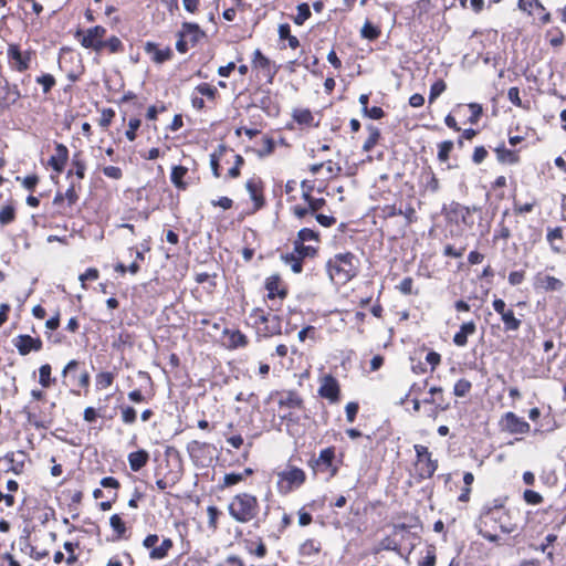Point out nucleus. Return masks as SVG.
I'll list each match as a JSON object with an SVG mask.
<instances>
[{
	"instance_id": "obj_1",
	"label": "nucleus",
	"mask_w": 566,
	"mask_h": 566,
	"mask_svg": "<svg viewBox=\"0 0 566 566\" xmlns=\"http://www.w3.org/2000/svg\"><path fill=\"white\" fill-rule=\"evenodd\" d=\"M520 510L507 506L504 499L485 503L475 521V528L489 543L501 545V535H510L518 530Z\"/></svg>"
},
{
	"instance_id": "obj_2",
	"label": "nucleus",
	"mask_w": 566,
	"mask_h": 566,
	"mask_svg": "<svg viewBox=\"0 0 566 566\" xmlns=\"http://www.w3.org/2000/svg\"><path fill=\"white\" fill-rule=\"evenodd\" d=\"M293 250L282 255V261L289 265L293 273L303 271L304 261L314 259L319 250V232L311 228H302L293 240Z\"/></svg>"
},
{
	"instance_id": "obj_3",
	"label": "nucleus",
	"mask_w": 566,
	"mask_h": 566,
	"mask_svg": "<svg viewBox=\"0 0 566 566\" xmlns=\"http://www.w3.org/2000/svg\"><path fill=\"white\" fill-rule=\"evenodd\" d=\"M107 33L103 25H94L88 29H77L74 33L75 40L86 50H92L97 54H118L124 52V43L116 35L105 39Z\"/></svg>"
},
{
	"instance_id": "obj_4",
	"label": "nucleus",
	"mask_w": 566,
	"mask_h": 566,
	"mask_svg": "<svg viewBox=\"0 0 566 566\" xmlns=\"http://www.w3.org/2000/svg\"><path fill=\"white\" fill-rule=\"evenodd\" d=\"M244 165L245 159L226 144L218 145L210 154V168L213 177L226 181L238 179Z\"/></svg>"
},
{
	"instance_id": "obj_5",
	"label": "nucleus",
	"mask_w": 566,
	"mask_h": 566,
	"mask_svg": "<svg viewBox=\"0 0 566 566\" xmlns=\"http://www.w3.org/2000/svg\"><path fill=\"white\" fill-rule=\"evenodd\" d=\"M230 517L240 524L254 522L259 526V515L261 512V502L255 494L248 491L234 494L227 506Z\"/></svg>"
},
{
	"instance_id": "obj_6",
	"label": "nucleus",
	"mask_w": 566,
	"mask_h": 566,
	"mask_svg": "<svg viewBox=\"0 0 566 566\" xmlns=\"http://www.w3.org/2000/svg\"><path fill=\"white\" fill-rule=\"evenodd\" d=\"M359 264V259L353 252H340L327 260L326 272L334 284L343 286L357 276Z\"/></svg>"
},
{
	"instance_id": "obj_7",
	"label": "nucleus",
	"mask_w": 566,
	"mask_h": 566,
	"mask_svg": "<svg viewBox=\"0 0 566 566\" xmlns=\"http://www.w3.org/2000/svg\"><path fill=\"white\" fill-rule=\"evenodd\" d=\"M62 385L70 389L73 396H87L91 387V375L78 359H71L61 373Z\"/></svg>"
},
{
	"instance_id": "obj_8",
	"label": "nucleus",
	"mask_w": 566,
	"mask_h": 566,
	"mask_svg": "<svg viewBox=\"0 0 566 566\" xmlns=\"http://www.w3.org/2000/svg\"><path fill=\"white\" fill-rule=\"evenodd\" d=\"M307 465L314 476H322L325 481H331L338 474L343 465V453L337 454L335 446L326 447L319 451L317 457L313 455Z\"/></svg>"
},
{
	"instance_id": "obj_9",
	"label": "nucleus",
	"mask_w": 566,
	"mask_h": 566,
	"mask_svg": "<svg viewBox=\"0 0 566 566\" xmlns=\"http://www.w3.org/2000/svg\"><path fill=\"white\" fill-rule=\"evenodd\" d=\"M415 459L408 470L409 476L417 483L431 479L439 468V461L424 444H415Z\"/></svg>"
},
{
	"instance_id": "obj_10",
	"label": "nucleus",
	"mask_w": 566,
	"mask_h": 566,
	"mask_svg": "<svg viewBox=\"0 0 566 566\" xmlns=\"http://www.w3.org/2000/svg\"><path fill=\"white\" fill-rule=\"evenodd\" d=\"M269 399L277 403L279 417L287 423L297 422V412L305 409L304 399L296 390H274Z\"/></svg>"
},
{
	"instance_id": "obj_11",
	"label": "nucleus",
	"mask_w": 566,
	"mask_h": 566,
	"mask_svg": "<svg viewBox=\"0 0 566 566\" xmlns=\"http://www.w3.org/2000/svg\"><path fill=\"white\" fill-rule=\"evenodd\" d=\"M82 185L71 181L65 191L57 190L52 200V217L72 218L80 199Z\"/></svg>"
},
{
	"instance_id": "obj_12",
	"label": "nucleus",
	"mask_w": 566,
	"mask_h": 566,
	"mask_svg": "<svg viewBox=\"0 0 566 566\" xmlns=\"http://www.w3.org/2000/svg\"><path fill=\"white\" fill-rule=\"evenodd\" d=\"M301 190L304 203H294L290 208L292 214L300 220L308 214L318 212L326 205V200L323 197L316 198L313 196L315 180H303L301 182Z\"/></svg>"
},
{
	"instance_id": "obj_13",
	"label": "nucleus",
	"mask_w": 566,
	"mask_h": 566,
	"mask_svg": "<svg viewBox=\"0 0 566 566\" xmlns=\"http://www.w3.org/2000/svg\"><path fill=\"white\" fill-rule=\"evenodd\" d=\"M276 490L281 495H289L302 488L307 480L306 472L293 464L290 459L282 471L276 472Z\"/></svg>"
},
{
	"instance_id": "obj_14",
	"label": "nucleus",
	"mask_w": 566,
	"mask_h": 566,
	"mask_svg": "<svg viewBox=\"0 0 566 566\" xmlns=\"http://www.w3.org/2000/svg\"><path fill=\"white\" fill-rule=\"evenodd\" d=\"M476 211V207H468L458 201H451L449 205H443L441 208V214L444 218L447 226L457 228L462 226L465 229L473 228V214Z\"/></svg>"
},
{
	"instance_id": "obj_15",
	"label": "nucleus",
	"mask_w": 566,
	"mask_h": 566,
	"mask_svg": "<svg viewBox=\"0 0 566 566\" xmlns=\"http://www.w3.org/2000/svg\"><path fill=\"white\" fill-rule=\"evenodd\" d=\"M251 317L254 318L253 327L258 338H271L282 334V319L279 315L255 307L251 312Z\"/></svg>"
},
{
	"instance_id": "obj_16",
	"label": "nucleus",
	"mask_w": 566,
	"mask_h": 566,
	"mask_svg": "<svg viewBox=\"0 0 566 566\" xmlns=\"http://www.w3.org/2000/svg\"><path fill=\"white\" fill-rule=\"evenodd\" d=\"M483 115V106L479 103L457 104L444 117V124L453 132H461L457 116L464 118V124L475 125Z\"/></svg>"
},
{
	"instance_id": "obj_17",
	"label": "nucleus",
	"mask_w": 566,
	"mask_h": 566,
	"mask_svg": "<svg viewBox=\"0 0 566 566\" xmlns=\"http://www.w3.org/2000/svg\"><path fill=\"white\" fill-rule=\"evenodd\" d=\"M264 302L268 303L269 308L272 311H280L283 301L289 295V285L283 280L281 274L274 273L264 280Z\"/></svg>"
},
{
	"instance_id": "obj_18",
	"label": "nucleus",
	"mask_w": 566,
	"mask_h": 566,
	"mask_svg": "<svg viewBox=\"0 0 566 566\" xmlns=\"http://www.w3.org/2000/svg\"><path fill=\"white\" fill-rule=\"evenodd\" d=\"M492 307L502 322L504 333H517L524 321V315L516 313L513 305L507 304L503 298L494 296Z\"/></svg>"
},
{
	"instance_id": "obj_19",
	"label": "nucleus",
	"mask_w": 566,
	"mask_h": 566,
	"mask_svg": "<svg viewBox=\"0 0 566 566\" xmlns=\"http://www.w3.org/2000/svg\"><path fill=\"white\" fill-rule=\"evenodd\" d=\"M206 36L200 25L195 22H182L177 32L176 50L185 54L190 48H195Z\"/></svg>"
},
{
	"instance_id": "obj_20",
	"label": "nucleus",
	"mask_w": 566,
	"mask_h": 566,
	"mask_svg": "<svg viewBox=\"0 0 566 566\" xmlns=\"http://www.w3.org/2000/svg\"><path fill=\"white\" fill-rule=\"evenodd\" d=\"M30 462L29 454L23 450L8 451L0 457V472L22 475L25 473L27 464Z\"/></svg>"
},
{
	"instance_id": "obj_21",
	"label": "nucleus",
	"mask_w": 566,
	"mask_h": 566,
	"mask_svg": "<svg viewBox=\"0 0 566 566\" xmlns=\"http://www.w3.org/2000/svg\"><path fill=\"white\" fill-rule=\"evenodd\" d=\"M376 210L378 218L382 220L402 216L407 227L418 221L417 210L411 202H407L405 205L400 203L399 206H397L396 202L391 205H384L378 207Z\"/></svg>"
},
{
	"instance_id": "obj_22",
	"label": "nucleus",
	"mask_w": 566,
	"mask_h": 566,
	"mask_svg": "<svg viewBox=\"0 0 566 566\" xmlns=\"http://www.w3.org/2000/svg\"><path fill=\"white\" fill-rule=\"evenodd\" d=\"M205 98L213 105H216L220 98L218 88L208 82H202L193 88L190 96L192 108L197 112H202L206 108Z\"/></svg>"
},
{
	"instance_id": "obj_23",
	"label": "nucleus",
	"mask_w": 566,
	"mask_h": 566,
	"mask_svg": "<svg viewBox=\"0 0 566 566\" xmlns=\"http://www.w3.org/2000/svg\"><path fill=\"white\" fill-rule=\"evenodd\" d=\"M424 406H429L427 409L428 417L437 418L439 413L447 411L450 408V401L444 395V390L441 386H431L427 392V396L421 400Z\"/></svg>"
},
{
	"instance_id": "obj_24",
	"label": "nucleus",
	"mask_w": 566,
	"mask_h": 566,
	"mask_svg": "<svg viewBox=\"0 0 566 566\" xmlns=\"http://www.w3.org/2000/svg\"><path fill=\"white\" fill-rule=\"evenodd\" d=\"M186 449L193 464L201 468L209 467L216 450L213 444L198 440L188 442Z\"/></svg>"
},
{
	"instance_id": "obj_25",
	"label": "nucleus",
	"mask_w": 566,
	"mask_h": 566,
	"mask_svg": "<svg viewBox=\"0 0 566 566\" xmlns=\"http://www.w3.org/2000/svg\"><path fill=\"white\" fill-rule=\"evenodd\" d=\"M34 55L35 53L33 51H22L20 45L15 43H10L7 49V59L10 69L20 73L30 69Z\"/></svg>"
},
{
	"instance_id": "obj_26",
	"label": "nucleus",
	"mask_w": 566,
	"mask_h": 566,
	"mask_svg": "<svg viewBox=\"0 0 566 566\" xmlns=\"http://www.w3.org/2000/svg\"><path fill=\"white\" fill-rule=\"evenodd\" d=\"M251 67L258 76L265 80L266 84H272L277 73V67L260 49L253 51L251 56Z\"/></svg>"
},
{
	"instance_id": "obj_27",
	"label": "nucleus",
	"mask_w": 566,
	"mask_h": 566,
	"mask_svg": "<svg viewBox=\"0 0 566 566\" xmlns=\"http://www.w3.org/2000/svg\"><path fill=\"white\" fill-rule=\"evenodd\" d=\"M158 542L159 537L157 534H148L143 539V546L149 551L148 556L151 560L165 559L174 547V542L169 537H165L159 545Z\"/></svg>"
},
{
	"instance_id": "obj_28",
	"label": "nucleus",
	"mask_w": 566,
	"mask_h": 566,
	"mask_svg": "<svg viewBox=\"0 0 566 566\" xmlns=\"http://www.w3.org/2000/svg\"><path fill=\"white\" fill-rule=\"evenodd\" d=\"M317 394L331 405L338 403L342 399V389L338 379L332 374L321 376Z\"/></svg>"
},
{
	"instance_id": "obj_29",
	"label": "nucleus",
	"mask_w": 566,
	"mask_h": 566,
	"mask_svg": "<svg viewBox=\"0 0 566 566\" xmlns=\"http://www.w3.org/2000/svg\"><path fill=\"white\" fill-rule=\"evenodd\" d=\"M156 486L160 491H165L169 488H174L182 478V465L180 462L174 467L167 461V470L163 471L161 468H157L155 471Z\"/></svg>"
},
{
	"instance_id": "obj_30",
	"label": "nucleus",
	"mask_w": 566,
	"mask_h": 566,
	"mask_svg": "<svg viewBox=\"0 0 566 566\" xmlns=\"http://www.w3.org/2000/svg\"><path fill=\"white\" fill-rule=\"evenodd\" d=\"M538 523L545 527L552 526L553 530H559L566 522L564 510L553 504L536 511Z\"/></svg>"
},
{
	"instance_id": "obj_31",
	"label": "nucleus",
	"mask_w": 566,
	"mask_h": 566,
	"mask_svg": "<svg viewBox=\"0 0 566 566\" xmlns=\"http://www.w3.org/2000/svg\"><path fill=\"white\" fill-rule=\"evenodd\" d=\"M292 123L286 125L287 129H294V125L296 124L297 128L303 129H313L319 126V119H316L315 115L310 108L306 107H295L291 113Z\"/></svg>"
},
{
	"instance_id": "obj_32",
	"label": "nucleus",
	"mask_w": 566,
	"mask_h": 566,
	"mask_svg": "<svg viewBox=\"0 0 566 566\" xmlns=\"http://www.w3.org/2000/svg\"><path fill=\"white\" fill-rule=\"evenodd\" d=\"M499 424L502 431L510 434H526L531 431L530 423L513 411L505 412Z\"/></svg>"
},
{
	"instance_id": "obj_33",
	"label": "nucleus",
	"mask_w": 566,
	"mask_h": 566,
	"mask_svg": "<svg viewBox=\"0 0 566 566\" xmlns=\"http://www.w3.org/2000/svg\"><path fill=\"white\" fill-rule=\"evenodd\" d=\"M533 286L537 291L545 293L562 292L565 289L563 280L551 275L544 271H539L534 275Z\"/></svg>"
},
{
	"instance_id": "obj_34",
	"label": "nucleus",
	"mask_w": 566,
	"mask_h": 566,
	"mask_svg": "<svg viewBox=\"0 0 566 566\" xmlns=\"http://www.w3.org/2000/svg\"><path fill=\"white\" fill-rule=\"evenodd\" d=\"M247 191L253 203V211H259L266 205L264 196L265 185L260 177H252L245 182Z\"/></svg>"
},
{
	"instance_id": "obj_35",
	"label": "nucleus",
	"mask_w": 566,
	"mask_h": 566,
	"mask_svg": "<svg viewBox=\"0 0 566 566\" xmlns=\"http://www.w3.org/2000/svg\"><path fill=\"white\" fill-rule=\"evenodd\" d=\"M21 98L20 90L7 80H0V115L4 114Z\"/></svg>"
},
{
	"instance_id": "obj_36",
	"label": "nucleus",
	"mask_w": 566,
	"mask_h": 566,
	"mask_svg": "<svg viewBox=\"0 0 566 566\" xmlns=\"http://www.w3.org/2000/svg\"><path fill=\"white\" fill-rule=\"evenodd\" d=\"M12 344L21 356H27L32 352L38 353L43 349V340L39 336L33 337L28 334L15 336L12 339Z\"/></svg>"
},
{
	"instance_id": "obj_37",
	"label": "nucleus",
	"mask_w": 566,
	"mask_h": 566,
	"mask_svg": "<svg viewBox=\"0 0 566 566\" xmlns=\"http://www.w3.org/2000/svg\"><path fill=\"white\" fill-rule=\"evenodd\" d=\"M138 376L140 378H144L147 380L148 385H149V388H136V389H133L130 391H128L127 394V399L133 402V403H136V405H139V403H147L149 402L154 396H155V391H154V381H153V378L151 376L149 375V373L147 371H138Z\"/></svg>"
},
{
	"instance_id": "obj_38",
	"label": "nucleus",
	"mask_w": 566,
	"mask_h": 566,
	"mask_svg": "<svg viewBox=\"0 0 566 566\" xmlns=\"http://www.w3.org/2000/svg\"><path fill=\"white\" fill-rule=\"evenodd\" d=\"M69 159V148L62 143L54 142L53 154L48 159V166L51 167L56 174H62Z\"/></svg>"
},
{
	"instance_id": "obj_39",
	"label": "nucleus",
	"mask_w": 566,
	"mask_h": 566,
	"mask_svg": "<svg viewBox=\"0 0 566 566\" xmlns=\"http://www.w3.org/2000/svg\"><path fill=\"white\" fill-rule=\"evenodd\" d=\"M144 52L150 56L155 64H164L174 57V52L170 46L160 48L159 44L147 41L144 44Z\"/></svg>"
},
{
	"instance_id": "obj_40",
	"label": "nucleus",
	"mask_w": 566,
	"mask_h": 566,
	"mask_svg": "<svg viewBox=\"0 0 566 566\" xmlns=\"http://www.w3.org/2000/svg\"><path fill=\"white\" fill-rule=\"evenodd\" d=\"M222 335L228 349L245 348L250 344L249 337L239 328H224Z\"/></svg>"
},
{
	"instance_id": "obj_41",
	"label": "nucleus",
	"mask_w": 566,
	"mask_h": 566,
	"mask_svg": "<svg viewBox=\"0 0 566 566\" xmlns=\"http://www.w3.org/2000/svg\"><path fill=\"white\" fill-rule=\"evenodd\" d=\"M245 553L252 557L262 559L269 554V548L262 536H254L253 538H244L242 541Z\"/></svg>"
},
{
	"instance_id": "obj_42",
	"label": "nucleus",
	"mask_w": 566,
	"mask_h": 566,
	"mask_svg": "<svg viewBox=\"0 0 566 566\" xmlns=\"http://www.w3.org/2000/svg\"><path fill=\"white\" fill-rule=\"evenodd\" d=\"M566 227L547 228L546 240L554 253L565 252Z\"/></svg>"
},
{
	"instance_id": "obj_43",
	"label": "nucleus",
	"mask_w": 566,
	"mask_h": 566,
	"mask_svg": "<svg viewBox=\"0 0 566 566\" xmlns=\"http://www.w3.org/2000/svg\"><path fill=\"white\" fill-rule=\"evenodd\" d=\"M478 326L473 319L463 322L453 335L452 342L457 347H465L468 338L476 333Z\"/></svg>"
},
{
	"instance_id": "obj_44",
	"label": "nucleus",
	"mask_w": 566,
	"mask_h": 566,
	"mask_svg": "<svg viewBox=\"0 0 566 566\" xmlns=\"http://www.w3.org/2000/svg\"><path fill=\"white\" fill-rule=\"evenodd\" d=\"M128 465L132 472L137 473L150 461V453L146 449H137L127 454Z\"/></svg>"
},
{
	"instance_id": "obj_45",
	"label": "nucleus",
	"mask_w": 566,
	"mask_h": 566,
	"mask_svg": "<svg viewBox=\"0 0 566 566\" xmlns=\"http://www.w3.org/2000/svg\"><path fill=\"white\" fill-rule=\"evenodd\" d=\"M189 169L182 165H175L171 167L170 181L174 187L179 191H186L190 185L187 180Z\"/></svg>"
},
{
	"instance_id": "obj_46",
	"label": "nucleus",
	"mask_w": 566,
	"mask_h": 566,
	"mask_svg": "<svg viewBox=\"0 0 566 566\" xmlns=\"http://www.w3.org/2000/svg\"><path fill=\"white\" fill-rule=\"evenodd\" d=\"M86 172V160L83 156L82 151H76L73 154L71 159V168L67 171V178L75 176L77 180L75 182H80L85 178Z\"/></svg>"
},
{
	"instance_id": "obj_47",
	"label": "nucleus",
	"mask_w": 566,
	"mask_h": 566,
	"mask_svg": "<svg viewBox=\"0 0 566 566\" xmlns=\"http://www.w3.org/2000/svg\"><path fill=\"white\" fill-rule=\"evenodd\" d=\"M405 533H408L407 526L405 524L395 525L392 534L385 536L380 541V548L385 551L399 552L401 545L400 542L396 539V536Z\"/></svg>"
},
{
	"instance_id": "obj_48",
	"label": "nucleus",
	"mask_w": 566,
	"mask_h": 566,
	"mask_svg": "<svg viewBox=\"0 0 566 566\" xmlns=\"http://www.w3.org/2000/svg\"><path fill=\"white\" fill-rule=\"evenodd\" d=\"M17 218V205L13 200H8L2 206H0V228H6L14 223Z\"/></svg>"
},
{
	"instance_id": "obj_49",
	"label": "nucleus",
	"mask_w": 566,
	"mask_h": 566,
	"mask_svg": "<svg viewBox=\"0 0 566 566\" xmlns=\"http://www.w3.org/2000/svg\"><path fill=\"white\" fill-rule=\"evenodd\" d=\"M496 159L501 164L514 165L520 163L521 157L518 150H512L505 147L504 143L494 148Z\"/></svg>"
},
{
	"instance_id": "obj_50",
	"label": "nucleus",
	"mask_w": 566,
	"mask_h": 566,
	"mask_svg": "<svg viewBox=\"0 0 566 566\" xmlns=\"http://www.w3.org/2000/svg\"><path fill=\"white\" fill-rule=\"evenodd\" d=\"M23 413L25 415L27 421L35 429H48L53 421L51 417L31 411L28 407L23 408Z\"/></svg>"
},
{
	"instance_id": "obj_51",
	"label": "nucleus",
	"mask_w": 566,
	"mask_h": 566,
	"mask_svg": "<svg viewBox=\"0 0 566 566\" xmlns=\"http://www.w3.org/2000/svg\"><path fill=\"white\" fill-rule=\"evenodd\" d=\"M117 377L116 368L114 370H101L95 375V389L97 391L105 390L113 386Z\"/></svg>"
},
{
	"instance_id": "obj_52",
	"label": "nucleus",
	"mask_w": 566,
	"mask_h": 566,
	"mask_svg": "<svg viewBox=\"0 0 566 566\" xmlns=\"http://www.w3.org/2000/svg\"><path fill=\"white\" fill-rule=\"evenodd\" d=\"M558 536L554 533H549L545 536L544 541L539 545H531L534 551L541 552L546 555L549 564L553 565L555 560V554L549 547L557 541Z\"/></svg>"
},
{
	"instance_id": "obj_53",
	"label": "nucleus",
	"mask_w": 566,
	"mask_h": 566,
	"mask_svg": "<svg viewBox=\"0 0 566 566\" xmlns=\"http://www.w3.org/2000/svg\"><path fill=\"white\" fill-rule=\"evenodd\" d=\"M109 525L117 539H127L129 537L128 527L120 514H113L109 517Z\"/></svg>"
},
{
	"instance_id": "obj_54",
	"label": "nucleus",
	"mask_w": 566,
	"mask_h": 566,
	"mask_svg": "<svg viewBox=\"0 0 566 566\" xmlns=\"http://www.w3.org/2000/svg\"><path fill=\"white\" fill-rule=\"evenodd\" d=\"M263 96L259 102V107L263 109L269 116H277L280 114V105L272 98L271 91H263Z\"/></svg>"
},
{
	"instance_id": "obj_55",
	"label": "nucleus",
	"mask_w": 566,
	"mask_h": 566,
	"mask_svg": "<svg viewBox=\"0 0 566 566\" xmlns=\"http://www.w3.org/2000/svg\"><path fill=\"white\" fill-rule=\"evenodd\" d=\"M366 130L368 132V137L364 142L361 149L365 153H369L380 142V139H381V132H380V129L377 126H375L373 124L367 125L366 126Z\"/></svg>"
},
{
	"instance_id": "obj_56",
	"label": "nucleus",
	"mask_w": 566,
	"mask_h": 566,
	"mask_svg": "<svg viewBox=\"0 0 566 566\" xmlns=\"http://www.w3.org/2000/svg\"><path fill=\"white\" fill-rule=\"evenodd\" d=\"M119 410L120 421L125 426H134L137 422L138 413L134 406L120 403L117 406Z\"/></svg>"
},
{
	"instance_id": "obj_57",
	"label": "nucleus",
	"mask_w": 566,
	"mask_h": 566,
	"mask_svg": "<svg viewBox=\"0 0 566 566\" xmlns=\"http://www.w3.org/2000/svg\"><path fill=\"white\" fill-rule=\"evenodd\" d=\"M277 34L280 41H287V46L292 50L300 48L301 43L297 36L291 32V25L289 23H281L277 28Z\"/></svg>"
},
{
	"instance_id": "obj_58",
	"label": "nucleus",
	"mask_w": 566,
	"mask_h": 566,
	"mask_svg": "<svg viewBox=\"0 0 566 566\" xmlns=\"http://www.w3.org/2000/svg\"><path fill=\"white\" fill-rule=\"evenodd\" d=\"M322 552V543L315 538L305 539L298 547V554L302 557H311Z\"/></svg>"
},
{
	"instance_id": "obj_59",
	"label": "nucleus",
	"mask_w": 566,
	"mask_h": 566,
	"mask_svg": "<svg viewBox=\"0 0 566 566\" xmlns=\"http://www.w3.org/2000/svg\"><path fill=\"white\" fill-rule=\"evenodd\" d=\"M105 566H135V559L128 551L111 556Z\"/></svg>"
},
{
	"instance_id": "obj_60",
	"label": "nucleus",
	"mask_w": 566,
	"mask_h": 566,
	"mask_svg": "<svg viewBox=\"0 0 566 566\" xmlns=\"http://www.w3.org/2000/svg\"><path fill=\"white\" fill-rule=\"evenodd\" d=\"M545 39L553 48H560L565 43V34L559 27L549 28L545 33Z\"/></svg>"
},
{
	"instance_id": "obj_61",
	"label": "nucleus",
	"mask_w": 566,
	"mask_h": 566,
	"mask_svg": "<svg viewBox=\"0 0 566 566\" xmlns=\"http://www.w3.org/2000/svg\"><path fill=\"white\" fill-rule=\"evenodd\" d=\"M39 384L43 388H50L56 384V378L52 376V366L48 363L39 368Z\"/></svg>"
},
{
	"instance_id": "obj_62",
	"label": "nucleus",
	"mask_w": 566,
	"mask_h": 566,
	"mask_svg": "<svg viewBox=\"0 0 566 566\" xmlns=\"http://www.w3.org/2000/svg\"><path fill=\"white\" fill-rule=\"evenodd\" d=\"M243 482V478L239 472H229L218 483V490L223 491Z\"/></svg>"
},
{
	"instance_id": "obj_63",
	"label": "nucleus",
	"mask_w": 566,
	"mask_h": 566,
	"mask_svg": "<svg viewBox=\"0 0 566 566\" xmlns=\"http://www.w3.org/2000/svg\"><path fill=\"white\" fill-rule=\"evenodd\" d=\"M437 148H438L437 159L439 163L444 164L450 159L451 153L454 148V142L451 139L440 142L437 145Z\"/></svg>"
},
{
	"instance_id": "obj_64",
	"label": "nucleus",
	"mask_w": 566,
	"mask_h": 566,
	"mask_svg": "<svg viewBox=\"0 0 566 566\" xmlns=\"http://www.w3.org/2000/svg\"><path fill=\"white\" fill-rule=\"evenodd\" d=\"M101 486L108 490V494L113 496V501L118 499V490L120 489V482L114 476H105L99 482Z\"/></svg>"
}]
</instances>
